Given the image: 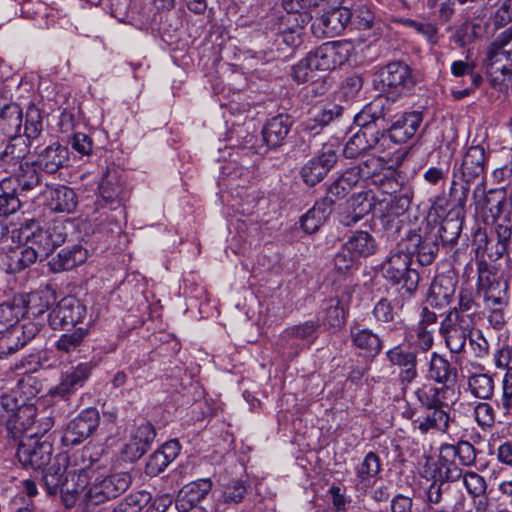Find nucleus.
<instances>
[{
  "label": "nucleus",
  "instance_id": "nucleus-1",
  "mask_svg": "<svg viewBox=\"0 0 512 512\" xmlns=\"http://www.w3.org/2000/svg\"><path fill=\"white\" fill-rule=\"evenodd\" d=\"M66 237L65 227L60 222L49 224L46 228L37 227L24 236L23 243L6 250V271L13 274L24 271L38 259L48 257L65 242Z\"/></svg>",
  "mask_w": 512,
  "mask_h": 512
},
{
  "label": "nucleus",
  "instance_id": "nucleus-2",
  "mask_svg": "<svg viewBox=\"0 0 512 512\" xmlns=\"http://www.w3.org/2000/svg\"><path fill=\"white\" fill-rule=\"evenodd\" d=\"M37 409L24 401L19 403L12 394L0 397V443L14 448L33 432H41L43 424L35 426Z\"/></svg>",
  "mask_w": 512,
  "mask_h": 512
},
{
  "label": "nucleus",
  "instance_id": "nucleus-3",
  "mask_svg": "<svg viewBox=\"0 0 512 512\" xmlns=\"http://www.w3.org/2000/svg\"><path fill=\"white\" fill-rule=\"evenodd\" d=\"M102 452L100 447L88 444L73 454L69 459L73 469L69 470L64 478L63 494H71V498H74V494L88 490L96 470L106 467L107 459H103Z\"/></svg>",
  "mask_w": 512,
  "mask_h": 512
},
{
  "label": "nucleus",
  "instance_id": "nucleus-4",
  "mask_svg": "<svg viewBox=\"0 0 512 512\" xmlns=\"http://www.w3.org/2000/svg\"><path fill=\"white\" fill-rule=\"evenodd\" d=\"M52 426V420L46 418L41 432L29 434L15 446L17 447L16 456L23 467L41 470L50 464L53 445L51 435L47 433Z\"/></svg>",
  "mask_w": 512,
  "mask_h": 512
},
{
  "label": "nucleus",
  "instance_id": "nucleus-5",
  "mask_svg": "<svg viewBox=\"0 0 512 512\" xmlns=\"http://www.w3.org/2000/svg\"><path fill=\"white\" fill-rule=\"evenodd\" d=\"M377 247V241L373 235L368 231L356 230L348 236L335 255V268L340 273H346L357 267L361 259L374 255Z\"/></svg>",
  "mask_w": 512,
  "mask_h": 512
},
{
  "label": "nucleus",
  "instance_id": "nucleus-6",
  "mask_svg": "<svg viewBox=\"0 0 512 512\" xmlns=\"http://www.w3.org/2000/svg\"><path fill=\"white\" fill-rule=\"evenodd\" d=\"M132 478L127 472L104 475L96 470L93 480L85 493L88 505H100L123 494L131 485Z\"/></svg>",
  "mask_w": 512,
  "mask_h": 512
},
{
  "label": "nucleus",
  "instance_id": "nucleus-7",
  "mask_svg": "<svg viewBox=\"0 0 512 512\" xmlns=\"http://www.w3.org/2000/svg\"><path fill=\"white\" fill-rule=\"evenodd\" d=\"M412 257L409 252L397 251L383 264L384 277L395 285H400L407 297H411L417 290L419 274L410 268Z\"/></svg>",
  "mask_w": 512,
  "mask_h": 512
},
{
  "label": "nucleus",
  "instance_id": "nucleus-8",
  "mask_svg": "<svg viewBox=\"0 0 512 512\" xmlns=\"http://www.w3.org/2000/svg\"><path fill=\"white\" fill-rule=\"evenodd\" d=\"M472 328L471 315H463L456 310H450L440 323L439 333L444 338L450 352L460 353L465 347Z\"/></svg>",
  "mask_w": 512,
  "mask_h": 512
},
{
  "label": "nucleus",
  "instance_id": "nucleus-9",
  "mask_svg": "<svg viewBox=\"0 0 512 512\" xmlns=\"http://www.w3.org/2000/svg\"><path fill=\"white\" fill-rule=\"evenodd\" d=\"M477 290L483 294L485 306H506L508 283L499 278L485 261L478 263Z\"/></svg>",
  "mask_w": 512,
  "mask_h": 512
},
{
  "label": "nucleus",
  "instance_id": "nucleus-10",
  "mask_svg": "<svg viewBox=\"0 0 512 512\" xmlns=\"http://www.w3.org/2000/svg\"><path fill=\"white\" fill-rule=\"evenodd\" d=\"M99 198L95 202L96 210L108 207L116 211L122 207L123 202L128 198V191L125 189V181L117 169L108 168L103 175L99 186Z\"/></svg>",
  "mask_w": 512,
  "mask_h": 512
},
{
  "label": "nucleus",
  "instance_id": "nucleus-11",
  "mask_svg": "<svg viewBox=\"0 0 512 512\" xmlns=\"http://www.w3.org/2000/svg\"><path fill=\"white\" fill-rule=\"evenodd\" d=\"M511 41L512 25L502 31L487 48V71L491 76L500 72L503 76L501 81H505L506 76H508L510 80L512 75V73H510L512 67L511 53L505 49Z\"/></svg>",
  "mask_w": 512,
  "mask_h": 512
},
{
  "label": "nucleus",
  "instance_id": "nucleus-12",
  "mask_svg": "<svg viewBox=\"0 0 512 512\" xmlns=\"http://www.w3.org/2000/svg\"><path fill=\"white\" fill-rule=\"evenodd\" d=\"M354 50L350 41H330L309 52L318 71H330L344 64Z\"/></svg>",
  "mask_w": 512,
  "mask_h": 512
},
{
  "label": "nucleus",
  "instance_id": "nucleus-13",
  "mask_svg": "<svg viewBox=\"0 0 512 512\" xmlns=\"http://www.w3.org/2000/svg\"><path fill=\"white\" fill-rule=\"evenodd\" d=\"M100 423V414L96 408H87L71 420L62 437L65 446H74L90 437Z\"/></svg>",
  "mask_w": 512,
  "mask_h": 512
},
{
  "label": "nucleus",
  "instance_id": "nucleus-14",
  "mask_svg": "<svg viewBox=\"0 0 512 512\" xmlns=\"http://www.w3.org/2000/svg\"><path fill=\"white\" fill-rule=\"evenodd\" d=\"M383 89L392 95H400L410 90L414 83L411 68L402 61L388 63L380 70Z\"/></svg>",
  "mask_w": 512,
  "mask_h": 512
},
{
  "label": "nucleus",
  "instance_id": "nucleus-15",
  "mask_svg": "<svg viewBox=\"0 0 512 512\" xmlns=\"http://www.w3.org/2000/svg\"><path fill=\"white\" fill-rule=\"evenodd\" d=\"M42 325L28 321L19 327L0 333V358L13 355L27 345L41 331Z\"/></svg>",
  "mask_w": 512,
  "mask_h": 512
},
{
  "label": "nucleus",
  "instance_id": "nucleus-16",
  "mask_svg": "<svg viewBox=\"0 0 512 512\" xmlns=\"http://www.w3.org/2000/svg\"><path fill=\"white\" fill-rule=\"evenodd\" d=\"M33 161L37 167L47 173L55 174L60 169L69 165V150L59 142H53L47 146L37 145L34 147Z\"/></svg>",
  "mask_w": 512,
  "mask_h": 512
},
{
  "label": "nucleus",
  "instance_id": "nucleus-17",
  "mask_svg": "<svg viewBox=\"0 0 512 512\" xmlns=\"http://www.w3.org/2000/svg\"><path fill=\"white\" fill-rule=\"evenodd\" d=\"M86 308L75 297H64L48 314V322L52 329H63L68 325L75 326L85 316Z\"/></svg>",
  "mask_w": 512,
  "mask_h": 512
},
{
  "label": "nucleus",
  "instance_id": "nucleus-18",
  "mask_svg": "<svg viewBox=\"0 0 512 512\" xmlns=\"http://www.w3.org/2000/svg\"><path fill=\"white\" fill-rule=\"evenodd\" d=\"M91 370L92 365L87 362L71 367L69 370L61 374L59 384L51 388L49 394L52 397L67 399L70 395L74 394L78 389L84 386L91 374Z\"/></svg>",
  "mask_w": 512,
  "mask_h": 512
},
{
  "label": "nucleus",
  "instance_id": "nucleus-19",
  "mask_svg": "<svg viewBox=\"0 0 512 512\" xmlns=\"http://www.w3.org/2000/svg\"><path fill=\"white\" fill-rule=\"evenodd\" d=\"M156 437L154 426L146 421L138 424L130 434L129 442L124 446L126 460L134 462L140 459L150 448Z\"/></svg>",
  "mask_w": 512,
  "mask_h": 512
},
{
  "label": "nucleus",
  "instance_id": "nucleus-20",
  "mask_svg": "<svg viewBox=\"0 0 512 512\" xmlns=\"http://www.w3.org/2000/svg\"><path fill=\"white\" fill-rule=\"evenodd\" d=\"M414 395L424 409L448 408L456 399L451 385L436 387L424 383L414 391Z\"/></svg>",
  "mask_w": 512,
  "mask_h": 512
},
{
  "label": "nucleus",
  "instance_id": "nucleus-21",
  "mask_svg": "<svg viewBox=\"0 0 512 512\" xmlns=\"http://www.w3.org/2000/svg\"><path fill=\"white\" fill-rule=\"evenodd\" d=\"M373 201L374 195L371 191L353 195L339 214L340 223L346 227L354 226L364 216L369 214L373 208H377Z\"/></svg>",
  "mask_w": 512,
  "mask_h": 512
},
{
  "label": "nucleus",
  "instance_id": "nucleus-22",
  "mask_svg": "<svg viewBox=\"0 0 512 512\" xmlns=\"http://www.w3.org/2000/svg\"><path fill=\"white\" fill-rule=\"evenodd\" d=\"M448 408L424 409L422 414L413 413L412 424L422 434L428 432L440 431L445 432L448 428L450 416Z\"/></svg>",
  "mask_w": 512,
  "mask_h": 512
},
{
  "label": "nucleus",
  "instance_id": "nucleus-23",
  "mask_svg": "<svg viewBox=\"0 0 512 512\" xmlns=\"http://www.w3.org/2000/svg\"><path fill=\"white\" fill-rule=\"evenodd\" d=\"M87 256L88 252L82 245L74 244L61 249L56 256L49 260L48 266L53 273L71 270L84 263Z\"/></svg>",
  "mask_w": 512,
  "mask_h": 512
},
{
  "label": "nucleus",
  "instance_id": "nucleus-24",
  "mask_svg": "<svg viewBox=\"0 0 512 512\" xmlns=\"http://www.w3.org/2000/svg\"><path fill=\"white\" fill-rule=\"evenodd\" d=\"M47 194L50 209L58 213H73L78 205V197L75 191L65 185L49 187L46 185L44 192Z\"/></svg>",
  "mask_w": 512,
  "mask_h": 512
},
{
  "label": "nucleus",
  "instance_id": "nucleus-25",
  "mask_svg": "<svg viewBox=\"0 0 512 512\" xmlns=\"http://www.w3.org/2000/svg\"><path fill=\"white\" fill-rule=\"evenodd\" d=\"M456 283L452 276L445 274L436 276L429 288L428 303L436 308L448 305L454 296Z\"/></svg>",
  "mask_w": 512,
  "mask_h": 512
},
{
  "label": "nucleus",
  "instance_id": "nucleus-26",
  "mask_svg": "<svg viewBox=\"0 0 512 512\" xmlns=\"http://www.w3.org/2000/svg\"><path fill=\"white\" fill-rule=\"evenodd\" d=\"M423 117L420 112H409L400 116L390 127L389 138L394 143H405L411 139L422 123Z\"/></svg>",
  "mask_w": 512,
  "mask_h": 512
},
{
  "label": "nucleus",
  "instance_id": "nucleus-27",
  "mask_svg": "<svg viewBox=\"0 0 512 512\" xmlns=\"http://www.w3.org/2000/svg\"><path fill=\"white\" fill-rule=\"evenodd\" d=\"M364 177V172L361 167L355 166L346 170L336 180H334L328 188L327 196L324 200L333 203L344 198L354 186H356Z\"/></svg>",
  "mask_w": 512,
  "mask_h": 512
},
{
  "label": "nucleus",
  "instance_id": "nucleus-28",
  "mask_svg": "<svg viewBox=\"0 0 512 512\" xmlns=\"http://www.w3.org/2000/svg\"><path fill=\"white\" fill-rule=\"evenodd\" d=\"M353 13L346 7H337L325 12L320 18L323 33L328 37L339 35L351 23Z\"/></svg>",
  "mask_w": 512,
  "mask_h": 512
},
{
  "label": "nucleus",
  "instance_id": "nucleus-29",
  "mask_svg": "<svg viewBox=\"0 0 512 512\" xmlns=\"http://www.w3.org/2000/svg\"><path fill=\"white\" fill-rule=\"evenodd\" d=\"M68 458L58 454L54 458V462L49 467H45L42 476V485L49 495H55L58 490L62 492V484L64 482L63 475L66 470V462Z\"/></svg>",
  "mask_w": 512,
  "mask_h": 512
},
{
  "label": "nucleus",
  "instance_id": "nucleus-30",
  "mask_svg": "<svg viewBox=\"0 0 512 512\" xmlns=\"http://www.w3.org/2000/svg\"><path fill=\"white\" fill-rule=\"evenodd\" d=\"M212 482L209 478L198 479L183 486L176 501L177 507L184 508V503L190 506L197 505L211 491Z\"/></svg>",
  "mask_w": 512,
  "mask_h": 512
},
{
  "label": "nucleus",
  "instance_id": "nucleus-31",
  "mask_svg": "<svg viewBox=\"0 0 512 512\" xmlns=\"http://www.w3.org/2000/svg\"><path fill=\"white\" fill-rule=\"evenodd\" d=\"M427 377L438 383L450 385L456 382L457 370L450 362L436 352L431 354Z\"/></svg>",
  "mask_w": 512,
  "mask_h": 512
},
{
  "label": "nucleus",
  "instance_id": "nucleus-32",
  "mask_svg": "<svg viewBox=\"0 0 512 512\" xmlns=\"http://www.w3.org/2000/svg\"><path fill=\"white\" fill-rule=\"evenodd\" d=\"M23 114L20 106L9 103L0 109V134L7 138L19 135L22 127Z\"/></svg>",
  "mask_w": 512,
  "mask_h": 512
},
{
  "label": "nucleus",
  "instance_id": "nucleus-33",
  "mask_svg": "<svg viewBox=\"0 0 512 512\" xmlns=\"http://www.w3.org/2000/svg\"><path fill=\"white\" fill-rule=\"evenodd\" d=\"M332 212L331 201L322 200L315 205L300 219V224L304 232L312 234L325 223Z\"/></svg>",
  "mask_w": 512,
  "mask_h": 512
},
{
  "label": "nucleus",
  "instance_id": "nucleus-34",
  "mask_svg": "<svg viewBox=\"0 0 512 512\" xmlns=\"http://www.w3.org/2000/svg\"><path fill=\"white\" fill-rule=\"evenodd\" d=\"M350 338L356 348L364 350L370 355H377L382 348L378 335L373 333L372 330L359 325L351 326Z\"/></svg>",
  "mask_w": 512,
  "mask_h": 512
},
{
  "label": "nucleus",
  "instance_id": "nucleus-35",
  "mask_svg": "<svg viewBox=\"0 0 512 512\" xmlns=\"http://www.w3.org/2000/svg\"><path fill=\"white\" fill-rule=\"evenodd\" d=\"M487 155L481 145L468 148L462 161V172L468 178L478 177L484 173Z\"/></svg>",
  "mask_w": 512,
  "mask_h": 512
},
{
  "label": "nucleus",
  "instance_id": "nucleus-36",
  "mask_svg": "<svg viewBox=\"0 0 512 512\" xmlns=\"http://www.w3.org/2000/svg\"><path fill=\"white\" fill-rule=\"evenodd\" d=\"M17 183L16 192H29L42 184V174L34 162H25L23 168L13 177Z\"/></svg>",
  "mask_w": 512,
  "mask_h": 512
},
{
  "label": "nucleus",
  "instance_id": "nucleus-37",
  "mask_svg": "<svg viewBox=\"0 0 512 512\" xmlns=\"http://www.w3.org/2000/svg\"><path fill=\"white\" fill-rule=\"evenodd\" d=\"M14 298H20L22 303V317L26 314L33 317H40L49 309V300L47 293L31 292L28 294H17Z\"/></svg>",
  "mask_w": 512,
  "mask_h": 512
},
{
  "label": "nucleus",
  "instance_id": "nucleus-38",
  "mask_svg": "<svg viewBox=\"0 0 512 512\" xmlns=\"http://www.w3.org/2000/svg\"><path fill=\"white\" fill-rule=\"evenodd\" d=\"M382 468L379 456L374 452H369L364 459L355 468V474L360 484L370 487L374 483V478L380 473Z\"/></svg>",
  "mask_w": 512,
  "mask_h": 512
},
{
  "label": "nucleus",
  "instance_id": "nucleus-39",
  "mask_svg": "<svg viewBox=\"0 0 512 512\" xmlns=\"http://www.w3.org/2000/svg\"><path fill=\"white\" fill-rule=\"evenodd\" d=\"M288 116L279 115L271 119L263 128V137L267 145L276 148L282 145L288 136Z\"/></svg>",
  "mask_w": 512,
  "mask_h": 512
},
{
  "label": "nucleus",
  "instance_id": "nucleus-40",
  "mask_svg": "<svg viewBox=\"0 0 512 512\" xmlns=\"http://www.w3.org/2000/svg\"><path fill=\"white\" fill-rule=\"evenodd\" d=\"M378 142L379 138L377 136H369L366 130H359L347 141L343 152L347 158H356L367 150L374 148Z\"/></svg>",
  "mask_w": 512,
  "mask_h": 512
},
{
  "label": "nucleus",
  "instance_id": "nucleus-41",
  "mask_svg": "<svg viewBox=\"0 0 512 512\" xmlns=\"http://www.w3.org/2000/svg\"><path fill=\"white\" fill-rule=\"evenodd\" d=\"M22 300L12 298L0 304V333L15 327H19V320L22 318Z\"/></svg>",
  "mask_w": 512,
  "mask_h": 512
},
{
  "label": "nucleus",
  "instance_id": "nucleus-42",
  "mask_svg": "<svg viewBox=\"0 0 512 512\" xmlns=\"http://www.w3.org/2000/svg\"><path fill=\"white\" fill-rule=\"evenodd\" d=\"M442 453L444 458L458 457L463 466H473L476 462L477 451L468 441H459L456 445L442 444Z\"/></svg>",
  "mask_w": 512,
  "mask_h": 512
},
{
  "label": "nucleus",
  "instance_id": "nucleus-43",
  "mask_svg": "<svg viewBox=\"0 0 512 512\" xmlns=\"http://www.w3.org/2000/svg\"><path fill=\"white\" fill-rule=\"evenodd\" d=\"M249 491V485L241 479H232L222 486L218 499L220 503L237 505L244 501Z\"/></svg>",
  "mask_w": 512,
  "mask_h": 512
},
{
  "label": "nucleus",
  "instance_id": "nucleus-44",
  "mask_svg": "<svg viewBox=\"0 0 512 512\" xmlns=\"http://www.w3.org/2000/svg\"><path fill=\"white\" fill-rule=\"evenodd\" d=\"M11 178H3L0 182V217H7L15 213L21 206L19 198L16 196V189L10 187Z\"/></svg>",
  "mask_w": 512,
  "mask_h": 512
},
{
  "label": "nucleus",
  "instance_id": "nucleus-45",
  "mask_svg": "<svg viewBox=\"0 0 512 512\" xmlns=\"http://www.w3.org/2000/svg\"><path fill=\"white\" fill-rule=\"evenodd\" d=\"M468 386L471 393L480 399L490 398L494 390L493 379L485 373L469 374Z\"/></svg>",
  "mask_w": 512,
  "mask_h": 512
},
{
  "label": "nucleus",
  "instance_id": "nucleus-46",
  "mask_svg": "<svg viewBox=\"0 0 512 512\" xmlns=\"http://www.w3.org/2000/svg\"><path fill=\"white\" fill-rule=\"evenodd\" d=\"M495 234L497 242L495 247H491L488 252V257L492 261L500 259L507 251V248L511 243L512 230L509 225L498 223L495 226Z\"/></svg>",
  "mask_w": 512,
  "mask_h": 512
},
{
  "label": "nucleus",
  "instance_id": "nucleus-47",
  "mask_svg": "<svg viewBox=\"0 0 512 512\" xmlns=\"http://www.w3.org/2000/svg\"><path fill=\"white\" fill-rule=\"evenodd\" d=\"M151 501V494L147 491H136L125 497L112 512H141Z\"/></svg>",
  "mask_w": 512,
  "mask_h": 512
},
{
  "label": "nucleus",
  "instance_id": "nucleus-48",
  "mask_svg": "<svg viewBox=\"0 0 512 512\" xmlns=\"http://www.w3.org/2000/svg\"><path fill=\"white\" fill-rule=\"evenodd\" d=\"M408 199L403 197H384L378 203V209L382 218H387L388 222L391 218L397 217L404 213L408 207Z\"/></svg>",
  "mask_w": 512,
  "mask_h": 512
},
{
  "label": "nucleus",
  "instance_id": "nucleus-49",
  "mask_svg": "<svg viewBox=\"0 0 512 512\" xmlns=\"http://www.w3.org/2000/svg\"><path fill=\"white\" fill-rule=\"evenodd\" d=\"M401 24L405 27L413 29L416 33L420 34L427 41L431 43H435L438 35V27L432 21H427L425 19L417 20V19H401Z\"/></svg>",
  "mask_w": 512,
  "mask_h": 512
},
{
  "label": "nucleus",
  "instance_id": "nucleus-50",
  "mask_svg": "<svg viewBox=\"0 0 512 512\" xmlns=\"http://www.w3.org/2000/svg\"><path fill=\"white\" fill-rule=\"evenodd\" d=\"M88 330L79 327L75 329L71 333H65L60 336V338L56 342V348L58 351H62L65 353H71L73 351H76L78 347L81 346V344L84 341V338L87 336Z\"/></svg>",
  "mask_w": 512,
  "mask_h": 512
},
{
  "label": "nucleus",
  "instance_id": "nucleus-51",
  "mask_svg": "<svg viewBox=\"0 0 512 512\" xmlns=\"http://www.w3.org/2000/svg\"><path fill=\"white\" fill-rule=\"evenodd\" d=\"M315 330L316 325L311 321L297 325L290 329V341L293 339L295 342H298L295 343V353H298L299 350L309 346L310 342L314 338Z\"/></svg>",
  "mask_w": 512,
  "mask_h": 512
},
{
  "label": "nucleus",
  "instance_id": "nucleus-52",
  "mask_svg": "<svg viewBox=\"0 0 512 512\" xmlns=\"http://www.w3.org/2000/svg\"><path fill=\"white\" fill-rule=\"evenodd\" d=\"M346 311L338 299H330L324 311L323 322L330 328H340L345 322Z\"/></svg>",
  "mask_w": 512,
  "mask_h": 512
},
{
  "label": "nucleus",
  "instance_id": "nucleus-53",
  "mask_svg": "<svg viewBox=\"0 0 512 512\" xmlns=\"http://www.w3.org/2000/svg\"><path fill=\"white\" fill-rule=\"evenodd\" d=\"M377 113L378 106L368 104L354 117V123L360 127V130H366L367 134L372 136L375 131V122L379 119Z\"/></svg>",
  "mask_w": 512,
  "mask_h": 512
},
{
  "label": "nucleus",
  "instance_id": "nucleus-54",
  "mask_svg": "<svg viewBox=\"0 0 512 512\" xmlns=\"http://www.w3.org/2000/svg\"><path fill=\"white\" fill-rule=\"evenodd\" d=\"M42 131L41 112L35 106L28 108L24 125V134L28 140H36Z\"/></svg>",
  "mask_w": 512,
  "mask_h": 512
},
{
  "label": "nucleus",
  "instance_id": "nucleus-55",
  "mask_svg": "<svg viewBox=\"0 0 512 512\" xmlns=\"http://www.w3.org/2000/svg\"><path fill=\"white\" fill-rule=\"evenodd\" d=\"M455 458H444L442 453V447L439 451L438 470L439 475L442 479L450 482H454L463 478L461 468L454 462Z\"/></svg>",
  "mask_w": 512,
  "mask_h": 512
},
{
  "label": "nucleus",
  "instance_id": "nucleus-56",
  "mask_svg": "<svg viewBox=\"0 0 512 512\" xmlns=\"http://www.w3.org/2000/svg\"><path fill=\"white\" fill-rule=\"evenodd\" d=\"M318 71L314 67V61L312 56L308 53L293 67V79L299 83H304L312 80L315 76V72Z\"/></svg>",
  "mask_w": 512,
  "mask_h": 512
},
{
  "label": "nucleus",
  "instance_id": "nucleus-57",
  "mask_svg": "<svg viewBox=\"0 0 512 512\" xmlns=\"http://www.w3.org/2000/svg\"><path fill=\"white\" fill-rule=\"evenodd\" d=\"M388 361L400 368L417 364V357L414 352L404 350L401 346H395L386 352Z\"/></svg>",
  "mask_w": 512,
  "mask_h": 512
},
{
  "label": "nucleus",
  "instance_id": "nucleus-58",
  "mask_svg": "<svg viewBox=\"0 0 512 512\" xmlns=\"http://www.w3.org/2000/svg\"><path fill=\"white\" fill-rule=\"evenodd\" d=\"M463 485L470 496L486 494L487 483L484 477L476 472H466L463 475Z\"/></svg>",
  "mask_w": 512,
  "mask_h": 512
},
{
  "label": "nucleus",
  "instance_id": "nucleus-59",
  "mask_svg": "<svg viewBox=\"0 0 512 512\" xmlns=\"http://www.w3.org/2000/svg\"><path fill=\"white\" fill-rule=\"evenodd\" d=\"M439 247L436 241L434 240H423L420 241V243L417 246L416 253H417V260L418 262L423 265L427 266L430 265L437 253H438Z\"/></svg>",
  "mask_w": 512,
  "mask_h": 512
},
{
  "label": "nucleus",
  "instance_id": "nucleus-60",
  "mask_svg": "<svg viewBox=\"0 0 512 512\" xmlns=\"http://www.w3.org/2000/svg\"><path fill=\"white\" fill-rule=\"evenodd\" d=\"M433 333V328L428 329L424 326H417L415 328V334L412 336L414 346L422 352L430 350L434 342Z\"/></svg>",
  "mask_w": 512,
  "mask_h": 512
},
{
  "label": "nucleus",
  "instance_id": "nucleus-61",
  "mask_svg": "<svg viewBox=\"0 0 512 512\" xmlns=\"http://www.w3.org/2000/svg\"><path fill=\"white\" fill-rule=\"evenodd\" d=\"M10 142L5 147V153L14 157L16 160H23L27 154L30 153V147L26 143V140L20 135L9 138Z\"/></svg>",
  "mask_w": 512,
  "mask_h": 512
},
{
  "label": "nucleus",
  "instance_id": "nucleus-62",
  "mask_svg": "<svg viewBox=\"0 0 512 512\" xmlns=\"http://www.w3.org/2000/svg\"><path fill=\"white\" fill-rule=\"evenodd\" d=\"M170 464V461L161 453L159 450L153 452L145 466V473L148 476H157L162 473L166 467Z\"/></svg>",
  "mask_w": 512,
  "mask_h": 512
},
{
  "label": "nucleus",
  "instance_id": "nucleus-63",
  "mask_svg": "<svg viewBox=\"0 0 512 512\" xmlns=\"http://www.w3.org/2000/svg\"><path fill=\"white\" fill-rule=\"evenodd\" d=\"M326 175L324 169L319 167L315 160L311 159L308 163L303 166L301 170V176L304 182L310 186H314L320 182Z\"/></svg>",
  "mask_w": 512,
  "mask_h": 512
},
{
  "label": "nucleus",
  "instance_id": "nucleus-64",
  "mask_svg": "<svg viewBox=\"0 0 512 512\" xmlns=\"http://www.w3.org/2000/svg\"><path fill=\"white\" fill-rule=\"evenodd\" d=\"M501 404L505 413H512V369H508L503 378Z\"/></svg>",
  "mask_w": 512,
  "mask_h": 512
}]
</instances>
